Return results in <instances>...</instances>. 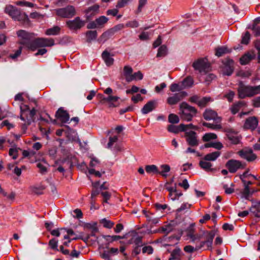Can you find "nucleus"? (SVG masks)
<instances>
[{
    "label": "nucleus",
    "mask_w": 260,
    "mask_h": 260,
    "mask_svg": "<svg viewBox=\"0 0 260 260\" xmlns=\"http://www.w3.org/2000/svg\"><path fill=\"white\" fill-rule=\"evenodd\" d=\"M237 91L240 99H243L246 97H251L260 93V85L251 86L246 85L242 81H240L238 84Z\"/></svg>",
    "instance_id": "nucleus-1"
},
{
    "label": "nucleus",
    "mask_w": 260,
    "mask_h": 260,
    "mask_svg": "<svg viewBox=\"0 0 260 260\" xmlns=\"http://www.w3.org/2000/svg\"><path fill=\"white\" fill-rule=\"evenodd\" d=\"M21 114L20 119L24 123L22 125V129L25 131L27 126L31 124L34 121V116L36 114V110L33 108L30 110L27 105H24L20 107Z\"/></svg>",
    "instance_id": "nucleus-2"
},
{
    "label": "nucleus",
    "mask_w": 260,
    "mask_h": 260,
    "mask_svg": "<svg viewBox=\"0 0 260 260\" xmlns=\"http://www.w3.org/2000/svg\"><path fill=\"white\" fill-rule=\"evenodd\" d=\"M18 37L20 38L19 43L28 49L32 51H35L34 43L35 39V34L29 33L24 30H19L17 32Z\"/></svg>",
    "instance_id": "nucleus-3"
},
{
    "label": "nucleus",
    "mask_w": 260,
    "mask_h": 260,
    "mask_svg": "<svg viewBox=\"0 0 260 260\" xmlns=\"http://www.w3.org/2000/svg\"><path fill=\"white\" fill-rule=\"evenodd\" d=\"M179 115L182 120L189 122L192 120L197 113V109L189 105L186 102H182L180 105Z\"/></svg>",
    "instance_id": "nucleus-4"
},
{
    "label": "nucleus",
    "mask_w": 260,
    "mask_h": 260,
    "mask_svg": "<svg viewBox=\"0 0 260 260\" xmlns=\"http://www.w3.org/2000/svg\"><path fill=\"white\" fill-rule=\"evenodd\" d=\"M97 98L102 104L107 103L109 108L117 107L120 105V98L117 96L109 95L107 97L103 94L99 93L97 95Z\"/></svg>",
    "instance_id": "nucleus-5"
},
{
    "label": "nucleus",
    "mask_w": 260,
    "mask_h": 260,
    "mask_svg": "<svg viewBox=\"0 0 260 260\" xmlns=\"http://www.w3.org/2000/svg\"><path fill=\"white\" fill-rule=\"evenodd\" d=\"M57 16L64 18H71L76 14V10L74 6L68 5L64 8L55 10Z\"/></svg>",
    "instance_id": "nucleus-6"
},
{
    "label": "nucleus",
    "mask_w": 260,
    "mask_h": 260,
    "mask_svg": "<svg viewBox=\"0 0 260 260\" xmlns=\"http://www.w3.org/2000/svg\"><path fill=\"white\" fill-rule=\"evenodd\" d=\"M225 167L231 173H234L238 170L244 169L246 164L239 160L231 159L226 162Z\"/></svg>",
    "instance_id": "nucleus-7"
},
{
    "label": "nucleus",
    "mask_w": 260,
    "mask_h": 260,
    "mask_svg": "<svg viewBox=\"0 0 260 260\" xmlns=\"http://www.w3.org/2000/svg\"><path fill=\"white\" fill-rule=\"evenodd\" d=\"M194 70L201 74H205L210 70V66L206 59H200L194 61L192 64Z\"/></svg>",
    "instance_id": "nucleus-8"
},
{
    "label": "nucleus",
    "mask_w": 260,
    "mask_h": 260,
    "mask_svg": "<svg viewBox=\"0 0 260 260\" xmlns=\"http://www.w3.org/2000/svg\"><path fill=\"white\" fill-rule=\"evenodd\" d=\"M54 45V41L52 38H35L34 47L35 50L38 48L51 47Z\"/></svg>",
    "instance_id": "nucleus-9"
},
{
    "label": "nucleus",
    "mask_w": 260,
    "mask_h": 260,
    "mask_svg": "<svg viewBox=\"0 0 260 260\" xmlns=\"http://www.w3.org/2000/svg\"><path fill=\"white\" fill-rule=\"evenodd\" d=\"M85 21L82 20L79 17H76L73 20H70L66 21V25L71 30H77L81 29L85 25Z\"/></svg>",
    "instance_id": "nucleus-10"
},
{
    "label": "nucleus",
    "mask_w": 260,
    "mask_h": 260,
    "mask_svg": "<svg viewBox=\"0 0 260 260\" xmlns=\"http://www.w3.org/2000/svg\"><path fill=\"white\" fill-rule=\"evenodd\" d=\"M202 236H203L202 239H204V240L200 242L199 246H197L196 249H200L205 245H207L208 247H211L214 237V234L211 232L206 231L203 233Z\"/></svg>",
    "instance_id": "nucleus-11"
},
{
    "label": "nucleus",
    "mask_w": 260,
    "mask_h": 260,
    "mask_svg": "<svg viewBox=\"0 0 260 260\" xmlns=\"http://www.w3.org/2000/svg\"><path fill=\"white\" fill-rule=\"evenodd\" d=\"M184 137L187 144L192 147L197 146L199 145V140L197 133L194 131L186 132Z\"/></svg>",
    "instance_id": "nucleus-12"
},
{
    "label": "nucleus",
    "mask_w": 260,
    "mask_h": 260,
    "mask_svg": "<svg viewBox=\"0 0 260 260\" xmlns=\"http://www.w3.org/2000/svg\"><path fill=\"white\" fill-rule=\"evenodd\" d=\"M238 154L242 158L246 159L248 161H252L256 158V155L253 153L251 148H244L238 152Z\"/></svg>",
    "instance_id": "nucleus-13"
},
{
    "label": "nucleus",
    "mask_w": 260,
    "mask_h": 260,
    "mask_svg": "<svg viewBox=\"0 0 260 260\" xmlns=\"http://www.w3.org/2000/svg\"><path fill=\"white\" fill-rule=\"evenodd\" d=\"M5 11L14 20L18 21L20 20L21 14L16 8L12 5H8L6 7Z\"/></svg>",
    "instance_id": "nucleus-14"
},
{
    "label": "nucleus",
    "mask_w": 260,
    "mask_h": 260,
    "mask_svg": "<svg viewBox=\"0 0 260 260\" xmlns=\"http://www.w3.org/2000/svg\"><path fill=\"white\" fill-rule=\"evenodd\" d=\"M187 95V93L185 91L179 92L175 93L172 96L168 98L167 99V102L171 105H175L186 96Z\"/></svg>",
    "instance_id": "nucleus-15"
},
{
    "label": "nucleus",
    "mask_w": 260,
    "mask_h": 260,
    "mask_svg": "<svg viewBox=\"0 0 260 260\" xmlns=\"http://www.w3.org/2000/svg\"><path fill=\"white\" fill-rule=\"evenodd\" d=\"M203 116L206 120H213L217 123L221 121V118L218 116L217 113L211 109H206L204 112Z\"/></svg>",
    "instance_id": "nucleus-16"
},
{
    "label": "nucleus",
    "mask_w": 260,
    "mask_h": 260,
    "mask_svg": "<svg viewBox=\"0 0 260 260\" xmlns=\"http://www.w3.org/2000/svg\"><path fill=\"white\" fill-rule=\"evenodd\" d=\"M55 117L62 123H67L70 119V115L68 112L64 110L62 108H60L56 111Z\"/></svg>",
    "instance_id": "nucleus-17"
},
{
    "label": "nucleus",
    "mask_w": 260,
    "mask_h": 260,
    "mask_svg": "<svg viewBox=\"0 0 260 260\" xmlns=\"http://www.w3.org/2000/svg\"><path fill=\"white\" fill-rule=\"evenodd\" d=\"M100 6L99 5L95 4L87 8L84 11L87 19H90L99 12Z\"/></svg>",
    "instance_id": "nucleus-18"
},
{
    "label": "nucleus",
    "mask_w": 260,
    "mask_h": 260,
    "mask_svg": "<svg viewBox=\"0 0 260 260\" xmlns=\"http://www.w3.org/2000/svg\"><path fill=\"white\" fill-rule=\"evenodd\" d=\"M156 106V101H149L143 106V108L141 109V112L143 114H146L154 110Z\"/></svg>",
    "instance_id": "nucleus-19"
},
{
    "label": "nucleus",
    "mask_w": 260,
    "mask_h": 260,
    "mask_svg": "<svg viewBox=\"0 0 260 260\" xmlns=\"http://www.w3.org/2000/svg\"><path fill=\"white\" fill-rule=\"evenodd\" d=\"M143 212L147 219V221L151 224L154 225L159 222V217H156L154 213L146 210H143Z\"/></svg>",
    "instance_id": "nucleus-20"
},
{
    "label": "nucleus",
    "mask_w": 260,
    "mask_h": 260,
    "mask_svg": "<svg viewBox=\"0 0 260 260\" xmlns=\"http://www.w3.org/2000/svg\"><path fill=\"white\" fill-rule=\"evenodd\" d=\"M234 61L232 59H229L227 63L225 64L222 68V72L223 75L230 76L234 71Z\"/></svg>",
    "instance_id": "nucleus-21"
},
{
    "label": "nucleus",
    "mask_w": 260,
    "mask_h": 260,
    "mask_svg": "<svg viewBox=\"0 0 260 260\" xmlns=\"http://www.w3.org/2000/svg\"><path fill=\"white\" fill-rule=\"evenodd\" d=\"M258 125L257 119L253 116L247 118L245 122L244 127L246 128L253 130L256 128Z\"/></svg>",
    "instance_id": "nucleus-22"
},
{
    "label": "nucleus",
    "mask_w": 260,
    "mask_h": 260,
    "mask_svg": "<svg viewBox=\"0 0 260 260\" xmlns=\"http://www.w3.org/2000/svg\"><path fill=\"white\" fill-rule=\"evenodd\" d=\"M255 57V54L254 52H248L243 55L240 58V62L242 65H245L248 63L251 60Z\"/></svg>",
    "instance_id": "nucleus-23"
},
{
    "label": "nucleus",
    "mask_w": 260,
    "mask_h": 260,
    "mask_svg": "<svg viewBox=\"0 0 260 260\" xmlns=\"http://www.w3.org/2000/svg\"><path fill=\"white\" fill-rule=\"evenodd\" d=\"M133 71V69L129 66H125L123 68V75L125 77L126 81L128 82L134 80L132 74Z\"/></svg>",
    "instance_id": "nucleus-24"
},
{
    "label": "nucleus",
    "mask_w": 260,
    "mask_h": 260,
    "mask_svg": "<svg viewBox=\"0 0 260 260\" xmlns=\"http://www.w3.org/2000/svg\"><path fill=\"white\" fill-rule=\"evenodd\" d=\"M85 226L86 228L91 230V233L87 237L86 240H84V241L88 240L90 236H95L96 233H98L99 231L96 226V223H95L93 224L87 223L85 224Z\"/></svg>",
    "instance_id": "nucleus-25"
},
{
    "label": "nucleus",
    "mask_w": 260,
    "mask_h": 260,
    "mask_svg": "<svg viewBox=\"0 0 260 260\" xmlns=\"http://www.w3.org/2000/svg\"><path fill=\"white\" fill-rule=\"evenodd\" d=\"M102 56L107 66H110L113 64L114 59L111 56L110 53L107 51H104L102 53Z\"/></svg>",
    "instance_id": "nucleus-26"
},
{
    "label": "nucleus",
    "mask_w": 260,
    "mask_h": 260,
    "mask_svg": "<svg viewBox=\"0 0 260 260\" xmlns=\"http://www.w3.org/2000/svg\"><path fill=\"white\" fill-rule=\"evenodd\" d=\"M246 106V103L244 101H239L237 103L234 104L232 107L231 108V112L233 114H235L238 113L240 109L243 107Z\"/></svg>",
    "instance_id": "nucleus-27"
},
{
    "label": "nucleus",
    "mask_w": 260,
    "mask_h": 260,
    "mask_svg": "<svg viewBox=\"0 0 260 260\" xmlns=\"http://www.w3.org/2000/svg\"><path fill=\"white\" fill-rule=\"evenodd\" d=\"M220 155L219 151H215L207 154L204 157V159L207 161H214Z\"/></svg>",
    "instance_id": "nucleus-28"
},
{
    "label": "nucleus",
    "mask_w": 260,
    "mask_h": 260,
    "mask_svg": "<svg viewBox=\"0 0 260 260\" xmlns=\"http://www.w3.org/2000/svg\"><path fill=\"white\" fill-rule=\"evenodd\" d=\"M113 35L114 34L112 32V30L109 29L102 34V35L99 38V40L100 42L104 43L107 40L111 38Z\"/></svg>",
    "instance_id": "nucleus-29"
},
{
    "label": "nucleus",
    "mask_w": 260,
    "mask_h": 260,
    "mask_svg": "<svg viewBox=\"0 0 260 260\" xmlns=\"http://www.w3.org/2000/svg\"><path fill=\"white\" fill-rule=\"evenodd\" d=\"M199 165L200 166L206 171L209 172L213 170V169L211 168L212 166L211 163L204 159L200 161Z\"/></svg>",
    "instance_id": "nucleus-30"
},
{
    "label": "nucleus",
    "mask_w": 260,
    "mask_h": 260,
    "mask_svg": "<svg viewBox=\"0 0 260 260\" xmlns=\"http://www.w3.org/2000/svg\"><path fill=\"white\" fill-rule=\"evenodd\" d=\"M181 255V251L179 248L174 249L171 253V257L169 260H179Z\"/></svg>",
    "instance_id": "nucleus-31"
},
{
    "label": "nucleus",
    "mask_w": 260,
    "mask_h": 260,
    "mask_svg": "<svg viewBox=\"0 0 260 260\" xmlns=\"http://www.w3.org/2000/svg\"><path fill=\"white\" fill-rule=\"evenodd\" d=\"M60 28L58 26H54L52 28L46 29L45 34L48 36L57 35L59 34Z\"/></svg>",
    "instance_id": "nucleus-32"
},
{
    "label": "nucleus",
    "mask_w": 260,
    "mask_h": 260,
    "mask_svg": "<svg viewBox=\"0 0 260 260\" xmlns=\"http://www.w3.org/2000/svg\"><path fill=\"white\" fill-rule=\"evenodd\" d=\"M230 52V50L226 47L222 46L216 49L215 55L218 57H220Z\"/></svg>",
    "instance_id": "nucleus-33"
},
{
    "label": "nucleus",
    "mask_w": 260,
    "mask_h": 260,
    "mask_svg": "<svg viewBox=\"0 0 260 260\" xmlns=\"http://www.w3.org/2000/svg\"><path fill=\"white\" fill-rule=\"evenodd\" d=\"M108 20L109 19L106 16H102L95 19V21L98 27H99L103 26L105 24H106L108 22Z\"/></svg>",
    "instance_id": "nucleus-34"
},
{
    "label": "nucleus",
    "mask_w": 260,
    "mask_h": 260,
    "mask_svg": "<svg viewBox=\"0 0 260 260\" xmlns=\"http://www.w3.org/2000/svg\"><path fill=\"white\" fill-rule=\"evenodd\" d=\"M193 84V80L192 78L190 76L186 77L184 79L182 82V85L183 86V88L186 87H190Z\"/></svg>",
    "instance_id": "nucleus-35"
},
{
    "label": "nucleus",
    "mask_w": 260,
    "mask_h": 260,
    "mask_svg": "<svg viewBox=\"0 0 260 260\" xmlns=\"http://www.w3.org/2000/svg\"><path fill=\"white\" fill-rule=\"evenodd\" d=\"M217 136L214 133H206L202 137V140L204 142H208L211 140H215L217 139Z\"/></svg>",
    "instance_id": "nucleus-36"
},
{
    "label": "nucleus",
    "mask_w": 260,
    "mask_h": 260,
    "mask_svg": "<svg viewBox=\"0 0 260 260\" xmlns=\"http://www.w3.org/2000/svg\"><path fill=\"white\" fill-rule=\"evenodd\" d=\"M161 171H158L159 174L161 175L162 177L166 178L167 177V173L170 171V167L168 165H162L160 166Z\"/></svg>",
    "instance_id": "nucleus-37"
},
{
    "label": "nucleus",
    "mask_w": 260,
    "mask_h": 260,
    "mask_svg": "<svg viewBox=\"0 0 260 260\" xmlns=\"http://www.w3.org/2000/svg\"><path fill=\"white\" fill-rule=\"evenodd\" d=\"M97 31L96 30H89L86 32L87 40L88 42H91L95 40L97 37Z\"/></svg>",
    "instance_id": "nucleus-38"
},
{
    "label": "nucleus",
    "mask_w": 260,
    "mask_h": 260,
    "mask_svg": "<svg viewBox=\"0 0 260 260\" xmlns=\"http://www.w3.org/2000/svg\"><path fill=\"white\" fill-rule=\"evenodd\" d=\"M228 139L234 144H237L240 142L239 137L232 133H229L226 135Z\"/></svg>",
    "instance_id": "nucleus-39"
},
{
    "label": "nucleus",
    "mask_w": 260,
    "mask_h": 260,
    "mask_svg": "<svg viewBox=\"0 0 260 260\" xmlns=\"http://www.w3.org/2000/svg\"><path fill=\"white\" fill-rule=\"evenodd\" d=\"M142 238L139 236H134L132 239L131 243H134L138 247H140L143 245Z\"/></svg>",
    "instance_id": "nucleus-40"
},
{
    "label": "nucleus",
    "mask_w": 260,
    "mask_h": 260,
    "mask_svg": "<svg viewBox=\"0 0 260 260\" xmlns=\"http://www.w3.org/2000/svg\"><path fill=\"white\" fill-rule=\"evenodd\" d=\"M204 146L206 148L213 147L218 150L223 147V145L220 142L206 143Z\"/></svg>",
    "instance_id": "nucleus-41"
},
{
    "label": "nucleus",
    "mask_w": 260,
    "mask_h": 260,
    "mask_svg": "<svg viewBox=\"0 0 260 260\" xmlns=\"http://www.w3.org/2000/svg\"><path fill=\"white\" fill-rule=\"evenodd\" d=\"M145 170L148 173H158V170L157 167L154 165L146 166L145 167Z\"/></svg>",
    "instance_id": "nucleus-42"
},
{
    "label": "nucleus",
    "mask_w": 260,
    "mask_h": 260,
    "mask_svg": "<svg viewBox=\"0 0 260 260\" xmlns=\"http://www.w3.org/2000/svg\"><path fill=\"white\" fill-rule=\"evenodd\" d=\"M15 4L17 6L21 7H26L32 8L34 6V4L32 3L23 1H18L15 2Z\"/></svg>",
    "instance_id": "nucleus-43"
},
{
    "label": "nucleus",
    "mask_w": 260,
    "mask_h": 260,
    "mask_svg": "<svg viewBox=\"0 0 260 260\" xmlns=\"http://www.w3.org/2000/svg\"><path fill=\"white\" fill-rule=\"evenodd\" d=\"M167 54V48L165 45L161 46L158 49L157 57H163Z\"/></svg>",
    "instance_id": "nucleus-44"
},
{
    "label": "nucleus",
    "mask_w": 260,
    "mask_h": 260,
    "mask_svg": "<svg viewBox=\"0 0 260 260\" xmlns=\"http://www.w3.org/2000/svg\"><path fill=\"white\" fill-rule=\"evenodd\" d=\"M203 125L206 127H207L210 129H220L222 128V126L220 124H213V123H210L207 122H204L203 123Z\"/></svg>",
    "instance_id": "nucleus-45"
},
{
    "label": "nucleus",
    "mask_w": 260,
    "mask_h": 260,
    "mask_svg": "<svg viewBox=\"0 0 260 260\" xmlns=\"http://www.w3.org/2000/svg\"><path fill=\"white\" fill-rule=\"evenodd\" d=\"M211 100V99L210 97H204L199 100L198 105L200 107H205Z\"/></svg>",
    "instance_id": "nucleus-46"
},
{
    "label": "nucleus",
    "mask_w": 260,
    "mask_h": 260,
    "mask_svg": "<svg viewBox=\"0 0 260 260\" xmlns=\"http://www.w3.org/2000/svg\"><path fill=\"white\" fill-rule=\"evenodd\" d=\"M100 223L103 224L105 228L111 229L114 225V223L110 220L104 218L101 220Z\"/></svg>",
    "instance_id": "nucleus-47"
},
{
    "label": "nucleus",
    "mask_w": 260,
    "mask_h": 260,
    "mask_svg": "<svg viewBox=\"0 0 260 260\" xmlns=\"http://www.w3.org/2000/svg\"><path fill=\"white\" fill-rule=\"evenodd\" d=\"M168 120L171 123H178L179 122V118L177 115L170 114L168 117Z\"/></svg>",
    "instance_id": "nucleus-48"
},
{
    "label": "nucleus",
    "mask_w": 260,
    "mask_h": 260,
    "mask_svg": "<svg viewBox=\"0 0 260 260\" xmlns=\"http://www.w3.org/2000/svg\"><path fill=\"white\" fill-rule=\"evenodd\" d=\"M183 89L182 85H179L178 84H172L170 86V90L172 92H176L181 91Z\"/></svg>",
    "instance_id": "nucleus-49"
},
{
    "label": "nucleus",
    "mask_w": 260,
    "mask_h": 260,
    "mask_svg": "<svg viewBox=\"0 0 260 260\" xmlns=\"http://www.w3.org/2000/svg\"><path fill=\"white\" fill-rule=\"evenodd\" d=\"M19 148H11L9 149V154L10 156H12L14 159H15L18 157V153Z\"/></svg>",
    "instance_id": "nucleus-50"
},
{
    "label": "nucleus",
    "mask_w": 260,
    "mask_h": 260,
    "mask_svg": "<svg viewBox=\"0 0 260 260\" xmlns=\"http://www.w3.org/2000/svg\"><path fill=\"white\" fill-rule=\"evenodd\" d=\"M160 229L162 232L164 233L165 234H168L171 231H172L173 228L171 224H168L161 227Z\"/></svg>",
    "instance_id": "nucleus-51"
},
{
    "label": "nucleus",
    "mask_w": 260,
    "mask_h": 260,
    "mask_svg": "<svg viewBox=\"0 0 260 260\" xmlns=\"http://www.w3.org/2000/svg\"><path fill=\"white\" fill-rule=\"evenodd\" d=\"M237 75L242 78H248L251 75V73L249 71H240Z\"/></svg>",
    "instance_id": "nucleus-52"
},
{
    "label": "nucleus",
    "mask_w": 260,
    "mask_h": 260,
    "mask_svg": "<svg viewBox=\"0 0 260 260\" xmlns=\"http://www.w3.org/2000/svg\"><path fill=\"white\" fill-rule=\"evenodd\" d=\"M250 33L248 31H246L242 37L241 40V43L245 45H247L249 43L250 40Z\"/></svg>",
    "instance_id": "nucleus-53"
},
{
    "label": "nucleus",
    "mask_w": 260,
    "mask_h": 260,
    "mask_svg": "<svg viewBox=\"0 0 260 260\" xmlns=\"http://www.w3.org/2000/svg\"><path fill=\"white\" fill-rule=\"evenodd\" d=\"M131 0H118L116 8H121L125 7Z\"/></svg>",
    "instance_id": "nucleus-54"
},
{
    "label": "nucleus",
    "mask_w": 260,
    "mask_h": 260,
    "mask_svg": "<svg viewBox=\"0 0 260 260\" xmlns=\"http://www.w3.org/2000/svg\"><path fill=\"white\" fill-rule=\"evenodd\" d=\"M57 243L58 241L56 239L53 238L49 241V245L52 249L58 250Z\"/></svg>",
    "instance_id": "nucleus-55"
},
{
    "label": "nucleus",
    "mask_w": 260,
    "mask_h": 260,
    "mask_svg": "<svg viewBox=\"0 0 260 260\" xmlns=\"http://www.w3.org/2000/svg\"><path fill=\"white\" fill-rule=\"evenodd\" d=\"M139 26V23L137 20H133L131 21H128L125 24V27H131V28H135L138 27Z\"/></svg>",
    "instance_id": "nucleus-56"
},
{
    "label": "nucleus",
    "mask_w": 260,
    "mask_h": 260,
    "mask_svg": "<svg viewBox=\"0 0 260 260\" xmlns=\"http://www.w3.org/2000/svg\"><path fill=\"white\" fill-rule=\"evenodd\" d=\"M235 93L234 91L230 90L228 93L224 94V96L228 99L229 102H231L234 98Z\"/></svg>",
    "instance_id": "nucleus-57"
},
{
    "label": "nucleus",
    "mask_w": 260,
    "mask_h": 260,
    "mask_svg": "<svg viewBox=\"0 0 260 260\" xmlns=\"http://www.w3.org/2000/svg\"><path fill=\"white\" fill-rule=\"evenodd\" d=\"M168 130L170 132L177 134L179 132V128L178 126L171 124L168 126Z\"/></svg>",
    "instance_id": "nucleus-58"
},
{
    "label": "nucleus",
    "mask_w": 260,
    "mask_h": 260,
    "mask_svg": "<svg viewBox=\"0 0 260 260\" xmlns=\"http://www.w3.org/2000/svg\"><path fill=\"white\" fill-rule=\"evenodd\" d=\"M186 235L189 238L193 236L195 234V229L194 228L190 226L186 230Z\"/></svg>",
    "instance_id": "nucleus-59"
},
{
    "label": "nucleus",
    "mask_w": 260,
    "mask_h": 260,
    "mask_svg": "<svg viewBox=\"0 0 260 260\" xmlns=\"http://www.w3.org/2000/svg\"><path fill=\"white\" fill-rule=\"evenodd\" d=\"M1 127L4 126H7L8 130H10L11 128L14 127V125L12 123H10L8 120H6L3 121L1 124Z\"/></svg>",
    "instance_id": "nucleus-60"
},
{
    "label": "nucleus",
    "mask_w": 260,
    "mask_h": 260,
    "mask_svg": "<svg viewBox=\"0 0 260 260\" xmlns=\"http://www.w3.org/2000/svg\"><path fill=\"white\" fill-rule=\"evenodd\" d=\"M118 8H114L113 9H109L107 11L106 14L107 15H111L112 16H115L118 14L119 11Z\"/></svg>",
    "instance_id": "nucleus-61"
},
{
    "label": "nucleus",
    "mask_w": 260,
    "mask_h": 260,
    "mask_svg": "<svg viewBox=\"0 0 260 260\" xmlns=\"http://www.w3.org/2000/svg\"><path fill=\"white\" fill-rule=\"evenodd\" d=\"M118 140L117 136L110 137L109 138V141L108 143V147L111 148L114 143L116 142Z\"/></svg>",
    "instance_id": "nucleus-62"
},
{
    "label": "nucleus",
    "mask_w": 260,
    "mask_h": 260,
    "mask_svg": "<svg viewBox=\"0 0 260 260\" xmlns=\"http://www.w3.org/2000/svg\"><path fill=\"white\" fill-rule=\"evenodd\" d=\"M22 47H20L18 50H17L14 54H11L10 57L12 59H16L18 57L21 53Z\"/></svg>",
    "instance_id": "nucleus-63"
},
{
    "label": "nucleus",
    "mask_w": 260,
    "mask_h": 260,
    "mask_svg": "<svg viewBox=\"0 0 260 260\" xmlns=\"http://www.w3.org/2000/svg\"><path fill=\"white\" fill-rule=\"evenodd\" d=\"M252 105L254 107H260V96L256 97L252 100Z\"/></svg>",
    "instance_id": "nucleus-64"
}]
</instances>
